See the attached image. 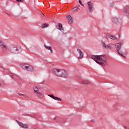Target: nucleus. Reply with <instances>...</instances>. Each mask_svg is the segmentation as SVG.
I'll return each mask as SVG.
<instances>
[{"mask_svg":"<svg viewBox=\"0 0 129 129\" xmlns=\"http://www.w3.org/2000/svg\"><path fill=\"white\" fill-rule=\"evenodd\" d=\"M2 45H3V41L0 40V46H2Z\"/></svg>","mask_w":129,"mask_h":129,"instance_id":"30","label":"nucleus"},{"mask_svg":"<svg viewBox=\"0 0 129 129\" xmlns=\"http://www.w3.org/2000/svg\"><path fill=\"white\" fill-rule=\"evenodd\" d=\"M21 67L24 70H27L29 72H35V71H36V70L34 68H33V67L28 64H26V63L22 64H21Z\"/></svg>","mask_w":129,"mask_h":129,"instance_id":"4","label":"nucleus"},{"mask_svg":"<svg viewBox=\"0 0 129 129\" xmlns=\"http://www.w3.org/2000/svg\"><path fill=\"white\" fill-rule=\"evenodd\" d=\"M128 8H129V6L128 5L125 6L124 8L123 11H124V14H125L126 16V15H127V14H129Z\"/></svg>","mask_w":129,"mask_h":129,"instance_id":"12","label":"nucleus"},{"mask_svg":"<svg viewBox=\"0 0 129 129\" xmlns=\"http://www.w3.org/2000/svg\"><path fill=\"white\" fill-rule=\"evenodd\" d=\"M91 83V82L87 80H82L81 81H80V83H81L82 84H89Z\"/></svg>","mask_w":129,"mask_h":129,"instance_id":"9","label":"nucleus"},{"mask_svg":"<svg viewBox=\"0 0 129 129\" xmlns=\"http://www.w3.org/2000/svg\"><path fill=\"white\" fill-rule=\"evenodd\" d=\"M2 86V84H0V86Z\"/></svg>","mask_w":129,"mask_h":129,"instance_id":"36","label":"nucleus"},{"mask_svg":"<svg viewBox=\"0 0 129 129\" xmlns=\"http://www.w3.org/2000/svg\"><path fill=\"white\" fill-rule=\"evenodd\" d=\"M1 46L2 50H3V51H5L7 50V49H8V46H7V44L6 43H4V42H3V44H2Z\"/></svg>","mask_w":129,"mask_h":129,"instance_id":"15","label":"nucleus"},{"mask_svg":"<svg viewBox=\"0 0 129 129\" xmlns=\"http://www.w3.org/2000/svg\"><path fill=\"white\" fill-rule=\"evenodd\" d=\"M8 16H9L10 18H14V14L13 13H10V14H8Z\"/></svg>","mask_w":129,"mask_h":129,"instance_id":"24","label":"nucleus"},{"mask_svg":"<svg viewBox=\"0 0 129 129\" xmlns=\"http://www.w3.org/2000/svg\"><path fill=\"white\" fill-rule=\"evenodd\" d=\"M78 7L79 6H77L76 8H73V12H76V11H77V9H78Z\"/></svg>","mask_w":129,"mask_h":129,"instance_id":"23","label":"nucleus"},{"mask_svg":"<svg viewBox=\"0 0 129 129\" xmlns=\"http://www.w3.org/2000/svg\"><path fill=\"white\" fill-rule=\"evenodd\" d=\"M78 10H80V8H78Z\"/></svg>","mask_w":129,"mask_h":129,"instance_id":"38","label":"nucleus"},{"mask_svg":"<svg viewBox=\"0 0 129 129\" xmlns=\"http://www.w3.org/2000/svg\"><path fill=\"white\" fill-rule=\"evenodd\" d=\"M77 52H78L79 54V57H78V59H82V58H83V52H82V51H81V49L78 48L77 49Z\"/></svg>","mask_w":129,"mask_h":129,"instance_id":"7","label":"nucleus"},{"mask_svg":"<svg viewBox=\"0 0 129 129\" xmlns=\"http://www.w3.org/2000/svg\"><path fill=\"white\" fill-rule=\"evenodd\" d=\"M112 22L113 23V24L117 25V24H118V19L117 18L113 17L112 18Z\"/></svg>","mask_w":129,"mask_h":129,"instance_id":"10","label":"nucleus"},{"mask_svg":"<svg viewBox=\"0 0 129 129\" xmlns=\"http://www.w3.org/2000/svg\"><path fill=\"white\" fill-rule=\"evenodd\" d=\"M124 129H129L128 128H127V127H126V126H124Z\"/></svg>","mask_w":129,"mask_h":129,"instance_id":"31","label":"nucleus"},{"mask_svg":"<svg viewBox=\"0 0 129 129\" xmlns=\"http://www.w3.org/2000/svg\"><path fill=\"white\" fill-rule=\"evenodd\" d=\"M37 93V96H38V97H40V98H42L44 97V94H43L42 93L38 92Z\"/></svg>","mask_w":129,"mask_h":129,"instance_id":"18","label":"nucleus"},{"mask_svg":"<svg viewBox=\"0 0 129 129\" xmlns=\"http://www.w3.org/2000/svg\"><path fill=\"white\" fill-rule=\"evenodd\" d=\"M107 37H108L110 39H111L112 40H115L116 39V37L113 35H111L110 34H108L107 35Z\"/></svg>","mask_w":129,"mask_h":129,"instance_id":"17","label":"nucleus"},{"mask_svg":"<svg viewBox=\"0 0 129 129\" xmlns=\"http://www.w3.org/2000/svg\"><path fill=\"white\" fill-rule=\"evenodd\" d=\"M79 4H81V3H82V2H81V0H79Z\"/></svg>","mask_w":129,"mask_h":129,"instance_id":"32","label":"nucleus"},{"mask_svg":"<svg viewBox=\"0 0 129 129\" xmlns=\"http://www.w3.org/2000/svg\"><path fill=\"white\" fill-rule=\"evenodd\" d=\"M10 77H11L12 78H15L17 77V76L15 75L14 74H11L10 75Z\"/></svg>","mask_w":129,"mask_h":129,"instance_id":"22","label":"nucleus"},{"mask_svg":"<svg viewBox=\"0 0 129 129\" xmlns=\"http://www.w3.org/2000/svg\"><path fill=\"white\" fill-rule=\"evenodd\" d=\"M53 72L58 77H66L68 75L67 72L64 70L54 69Z\"/></svg>","mask_w":129,"mask_h":129,"instance_id":"2","label":"nucleus"},{"mask_svg":"<svg viewBox=\"0 0 129 129\" xmlns=\"http://www.w3.org/2000/svg\"><path fill=\"white\" fill-rule=\"evenodd\" d=\"M81 6H82L83 7H84V5H83L82 4V5H81Z\"/></svg>","mask_w":129,"mask_h":129,"instance_id":"34","label":"nucleus"},{"mask_svg":"<svg viewBox=\"0 0 129 129\" xmlns=\"http://www.w3.org/2000/svg\"><path fill=\"white\" fill-rule=\"evenodd\" d=\"M110 7L111 8H112V7H113V3H112L111 4H110Z\"/></svg>","mask_w":129,"mask_h":129,"instance_id":"29","label":"nucleus"},{"mask_svg":"<svg viewBox=\"0 0 129 129\" xmlns=\"http://www.w3.org/2000/svg\"><path fill=\"white\" fill-rule=\"evenodd\" d=\"M91 122H94V120H91Z\"/></svg>","mask_w":129,"mask_h":129,"instance_id":"33","label":"nucleus"},{"mask_svg":"<svg viewBox=\"0 0 129 129\" xmlns=\"http://www.w3.org/2000/svg\"><path fill=\"white\" fill-rule=\"evenodd\" d=\"M9 51L11 53H13V54H19V53L22 52V48L20 46H11Z\"/></svg>","mask_w":129,"mask_h":129,"instance_id":"3","label":"nucleus"},{"mask_svg":"<svg viewBox=\"0 0 129 129\" xmlns=\"http://www.w3.org/2000/svg\"><path fill=\"white\" fill-rule=\"evenodd\" d=\"M18 95H20V96H23V95H24V94H21L20 93H18Z\"/></svg>","mask_w":129,"mask_h":129,"instance_id":"28","label":"nucleus"},{"mask_svg":"<svg viewBox=\"0 0 129 129\" xmlns=\"http://www.w3.org/2000/svg\"><path fill=\"white\" fill-rule=\"evenodd\" d=\"M80 5H82V3H80Z\"/></svg>","mask_w":129,"mask_h":129,"instance_id":"35","label":"nucleus"},{"mask_svg":"<svg viewBox=\"0 0 129 129\" xmlns=\"http://www.w3.org/2000/svg\"><path fill=\"white\" fill-rule=\"evenodd\" d=\"M121 46H122V43L121 42H119L115 44V47L117 50V53H118L119 55L123 56V58H126L125 56L123 55V52L119 51V50H120V48H121Z\"/></svg>","mask_w":129,"mask_h":129,"instance_id":"5","label":"nucleus"},{"mask_svg":"<svg viewBox=\"0 0 129 129\" xmlns=\"http://www.w3.org/2000/svg\"><path fill=\"white\" fill-rule=\"evenodd\" d=\"M85 107V106H84L83 107V108H81V109H78H78H77V111H80V110H82V109H83V108Z\"/></svg>","mask_w":129,"mask_h":129,"instance_id":"26","label":"nucleus"},{"mask_svg":"<svg viewBox=\"0 0 129 129\" xmlns=\"http://www.w3.org/2000/svg\"><path fill=\"white\" fill-rule=\"evenodd\" d=\"M102 47H103L104 48H106V49H110V45H109V44H105V43L103 41H102Z\"/></svg>","mask_w":129,"mask_h":129,"instance_id":"14","label":"nucleus"},{"mask_svg":"<svg viewBox=\"0 0 129 129\" xmlns=\"http://www.w3.org/2000/svg\"><path fill=\"white\" fill-rule=\"evenodd\" d=\"M23 96H24L25 97V98H29L28 96L27 95L23 94Z\"/></svg>","mask_w":129,"mask_h":129,"instance_id":"25","label":"nucleus"},{"mask_svg":"<svg viewBox=\"0 0 129 129\" xmlns=\"http://www.w3.org/2000/svg\"><path fill=\"white\" fill-rule=\"evenodd\" d=\"M33 90L35 93H38L39 92V89L37 87H34Z\"/></svg>","mask_w":129,"mask_h":129,"instance_id":"20","label":"nucleus"},{"mask_svg":"<svg viewBox=\"0 0 129 129\" xmlns=\"http://www.w3.org/2000/svg\"><path fill=\"white\" fill-rule=\"evenodd\" d=\"M87 5H88V8L89 10V12L90 13H93V10H92V9H93V6H94L93 4H92V3H91V2H88L87 3Z\"/></svg>","mask_w":129,"mask_h":129,"instance_id":"6","label":"nucleus"},{"mask_svg":"<svg viewBox=\"0 0 129 129\" xmlns=\"http://www.w3.org/2000/svg\"><path fill=\"white\" fill-rule=\"evenodd\" d=\"M91 58L101 66H105L107 64V56L105 55H92Z\"/></svg>","mask_w":129,"mask_h":129,"instance_id":"1","label":"nucleus"},{"mask_svg":"<svg viewBox=\"0 0 129 129\" xmlns=\"http://www.w3.org/2000/svg\"><path fill=\"white\" fill-rule=\"evenodd\" d=\"M16 2L18 3H22V2H24V0H16Z\"/></svg>","mask_w":129,"mask_h":129,"instance_id":"27","label":"nucleus"},{"mask_svg":"<svg viewBox=\"0 0 129 129\" xmlns=\"http://www.w3.org/2000/svg\"><path fill=\"white\" fill-rule=\"evenodd\" d=\"M58 28L60 31L63 30V27H62V24H61V23L58 24Z\"/></svg>","mask_w":129,"mask_h":129,"instance_id":"21","label":"nucleus"},{"mask_svg":"<svg viewBox=\"0 0 129 129\" xmlns=\"http://www.w3.org/2000/svg\"><path fill=\"white\" fill-rule=\"evenodd\" d=\"M44 47L47 50H50L51 53H53V50H52V47L51 46H48L46 45H44Z\"/></svg>","mask_w":129,"mask_h":129,"instance_id":"16","label":"nucleus"},{"mask_svg":"<svg viewBox=\"0 0 129 129\" xmlns=\"http://www.w3.org/2000/svg\"><path fill=\"white\" fill-rule=\"evenodd\" d=\"M48 96H49L51 98H53V99H54V100H57L58 101H61L60 98H59L57 97L54 96V95H53V94L48 95Z\"/></svg>","mask_w":129,"mask_h":129,"instance_id":"11","label":"nucleus"},{"mask_svg":"<svg viewBox=\"0 0 129 129\" xmlns=\"http://www.w3.org/2000/svg\"><path fill=\"white\" fill-rule=\"evenodd\" d=\"M17 123H18L19 125H20V126H21V127H23V128H27L28 127V124H24L19 121H17Z\"/></svg>","mask_w":129,"mask_h":129,"instance_id":"8","label":"nucleus"},{"mask_svg":"<svg viewBox=\"0 0 129 129\" xmlns=\"http://www.w3.org/2000/svg\"><path fill=\"white\" fill-rule=\"evenodd\" d=\"M53 119H56V118H54Z\"/></svg>","mask_w":129,"mask_h":129,"instance_id":"37","label":"nucleus"},{"mask_svg":"<svg viewBox=\"0 0 129 129\" xmlns=\"http://www.w3.org/2000/svg\"><path fill=\"white\" fill-rule=\"evenodd\" d=\"M67 19L69 21V24H72V23H73V19H72V17H71V16H68L67 17Z\"/></svg>","mask_w":129,"mask_h":129,"instance_id":"13","label":"nucleus"},{"mask_svg":"<svg viewBox=\"0 0 129 129\" xmlns=\"http://www.w3.org/2000/svg\"><path fill=\"white\" fill-rule=\"evenodd\" d=\"M49 27V25L47 24V23L43 24L41 27L42 29H44V28H48Z\"/></svg>","mask_w":129,"mask_h":129,"instance_id":"19","label":"nucleus"}]
</instances>
